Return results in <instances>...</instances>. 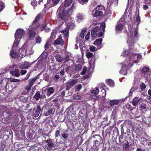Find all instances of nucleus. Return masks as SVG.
Masks as SVG:
<instances>
[{"instance_id": "f257e3e1", "label": "nucleus", "mask_w": 151, "mask_h": 151, "mask_svg": "<svg viewBox=\"0 0 151 151\" xmlns=\"http://www.w3.org/2000/svg\"><path fill=\"white\" fill-rule=\"evenodd\" d=\"M130 34L129 35V37L127 41V43L128 45L129 49V50H124L122 53L121 56L124 57L127 55V58L129 60V62L123 64L120 73L126 75L127 73V67H130L132 65H129L132 63H137L139 62L142 56L139 54L136 53L134 51V49H132L130 46H132L134 44V40L135 38L138 37V33L137 32V29L131 27H129Z\"/></svg>"}, {"instance_id": "f03ea898", "label": "nucleus", "mask_w": 151, "mask_h": 151, "mask_svg": "<svg viewBox=\"0 0 151 151\" xmlns=\"http://www.w3.org/2000/svg\"><path fill=\"white\" fill-rule=\"evenodd\" d=\"M40 15H38L33 22L32 26L29 27L28 32V40H32L34 39L36 35L35 31H37L39 30L42 31L45 28V25L44 24L40 25V24L37 25V24H36L40 19Z\"/></svg>"}, {"instance_id": "7ed1b4c3", "label": "nucleus", "mask_w": 151, "mask_h": 151, "mask_svg": "<svg viewBox=\"0 0 151 151\" xmlns=\"http://www.w3.org/2000/svg\"><path fill=\"white\" fill-rule=\"evenodd\" d=\"M105 24L103 23L100 24V27L96 26L91 31V34L92 37H102L105 31Z\"/></svg>"}, {"instance_id": "20e7f679", "label": "nucleus", "mask_w": 151, "mask_h": 151, "mask_svg": "<svg viewBox=\"0 0 151 151\" xmlns=\"http://www.w3.org/2000/svg\"><path fill=\"white\" fill-rule=\"evenodd\" d=\"M24 31L22 29H17L16 32L15 34V40L13 45L14 48L17 46L19 44L20 40L22 38Z\"/></svg>"}, {"instance_id": "39448f33", "label": "nucleus", "mask_w": 151, "mask_h": 151, "mask_svg": "<svg viewBox=\"0 0 151 151\" xmlns=\"http://www.w3.org/2000/svg\"><path fill=\"white\" fill-rule=\"evenodd\" d=\"M58 15L61 19L64 21H65L68 19L69 17L66 12V9L64 8H61L60 6L58 10Z\"/></svg>"}, {"instance_id": "423d86ee", "label": "nucleus", "mask_w": 151, "mask_h": 151, "mask_svg": "<svg viewBox=\"0 0 151 151\" xmlns=\"http://www.w3.org/2000/svg\"><path fill=\"white\" fill-rule=\"evenodd\" d=\"M104 8L102 5L98 6L92 12V14L93 17L102 16L104 11Z\"/></svg>"}, {"instance_id": "0eeeda50", "label": "nucleus", "mask_w": 151, "mask_h": 151, "mask_svg": "<svg viewBox=\"0 0 151 151\" xmlns=\"http://www.w3.org/2000/svg\"><path fill=\"white\" fill-rule=\"evenodd\" d=\"M125 23L124 19L121 18L119 19L116 25L115 29L117 31H121L124 27V25Z\"/></svg>"}, {"instance_id": "6e6552de", "label": "nucleus", "mask_w": 151, "mask_h": 151, "mask_svg": "<svg viewBox=\"0 0 151 151\" xmlns=\"http://www.w3.org/2000/svg\"><path fill=\"white\" fill-rule=\"evenodd\" d=\"M60 1V0H48L46 5L48 7L50 8L57 5Z\"/></svg>"}, {"instance_id": "1a4fd4ad", "label": "nucleus", "mask_w": 151, "mask_h": 151, "mask_svg": "<svg viewBox=\"0 0 151 151\" xmlns=\"http://www.w3.org/2000/svg\"><path fill=\"white\" fill-rule=\"evenodd\" d=\"M77 81V80L75 79L69 80L66 83V89L69 90L70 87L76 83Z\"/></svg>"}, {"instance_id": "9d476101", "label": "nucleus", "mask_w": 151, "mask_h": 151, "mask_svg": "<svg viewBox=\"0 0 151 151\" xmlns=\"http://www.w3.org/2000/svg\"><path fill=\"white\" fill-rule=\"evenodd\" d=\"M17 67V65H14L12 66H11L10 68H11V70L10 71V73L12 74V75L15 76H16L18 77L19 76V70H16L12 71V70H13L15 69Z\"/></svg>"}, {"instance_id": "9b49d317", "label": "nucleus", "mask_w": 151, "mask_h": 151, "mask_svg": "<svg viewBox=\"0 0 151 151\" xmlns=\"http://www.w3.org/2000/svg\"><path fill=\"white\" fill-rule=\"evenodd\" d=\"M73 0H65L64 3L61 5L60 7L62 8H64L67 9L68 6H70L72 3Z\"/></svg>"}, {"instance_id": "f8f14e48", "label": "nucleus", "mask_w": 151, "mask_h": 151, "mask_svg": "<svg viewBox=\"0 0 151 151\" xmlns=\"http://www.w3.org/2000/svg\"><path fill=\"white\" fill-rule=\"evenodd\" d=\"M84 15L81 13H80L76 15V19L77 22H80L84 20Z\"/></svg>"}, {"instance_id": "ddd939ff", "label": "nucleus", "mask_w": 151, "mask_h": 151, "mask_svg": "<svg viewBox=\"0 0 151 151\" xmlns=\"http://www.w3.org/2000/svg\"><path fill=\"white\" fill-rule=\"evenodd\" d=\"M30 66V64L28 62H24L21 63L19 65L20 68L27 69Z\"/></svg>"}, {"instance_id": "4468645a", "label": "nucleus", "mask_w": 151, "mask_h": 151, "mask_svg": "<svg viewBox=\"0 0 151 151\" xmlns=\"http://www.w3.org/2000/svg\"><path fill=\"white\" fill-rule=\"evenodd\" d=\"M45 90L46 92L47 91V96H49L54 92L55 89L53 87H50L47 88Z\"/></svg>"}, {"instance_id": "2eb2a0df", "label": "nucleus", "mask_w": 151, "mask_h": 151, "mask_svg": "<svg viewBox=\"0 0 151 151\" xmlns=\"http://www.w3.org/2000/svg\"><path fill=\"white\" fill-rule=\"evenodd\" d=\"M64 42L62 39L61 37L60 36L58 39L56 40L54 42L53 44L54 45H63Z\"/></svg>"}, {"instance_id": "dca6fc26", "label": "nucleus", "mask_w": 151, "mask_h": 151, "mask_svg": "<svg viewBox=\"0 0 151 151\" xmlns=\"http://www.w3.org/2000/svg\"><path fill=\"white\" fill-rule=\"evenodd\" d=\"M102 41V39L101 38H99L95 41L93 44L97 46V49H99L101 48V44Z\"/></svg>"}, {"instance_id": "f3484780", "label": "nucleus", "mask_w": 151, "mask_h": 151, "mask_svg": "<svg viewBox=\"0 0 151 151\" xmlns=\"http://www.w3.org/2000/svg\"><path fill=\"white\" fill-rule=\"evenodd\" d=\"M142 101V99L139 97H135L133 100L132 104L134 106H136L139 101Z\"/></svg>"}, {"instance_id": "a211bd4d", "label": "nucleus", "mask_w": 151, "mask_h": 151, "mask_svg": "<svg viewBox=\"0 0 151 151\" xmlns=\"http://www.w3.org/2000/svg\"><path fill=\"white\" fill-rule=\"evenodd\" d=\"M75 9V7L74 6V4H73L68 10H66V12L67 13V14H68V17H69V16L70 15H71L73 14V10Z\"/></svg>"}, {"instance_id": "6ab92c4d", "label": "nucleus", "mask_w": 151, "mask_h": 151, "mask_svg": "<svg viewBox=\"0 0 151 151\" xmlns=\"http://www.w3.org/2000/svg\"><path fill=\"white\" fill-rule=\"evenodd\" d=\"M26 54L27 55H29L32 54L34 52V51L32 50V48L27 47L25 50Z\"/></svg>"}, {"instance_id": "aec40b11", "label": "nucleus", "mask_w": 151, "mask_h": 151, "mask_svg": "<svg viewBox=\"0 0 151 151\" xmlns=\"http://www.w3.org/2000/svg\"><path fill=\"white\" fill-rule=\"evenodd\" d=\"M40 107L39 106H37V109L34 114V116L35 117H37L40 114Z\"/></svg>"}, {"instance_id": "412c9836", "label": "nucleus", "mask_w": 151, "mask_h": 151, "mask_svg": "<svg viewBox=\"0 0 151 151\" xmlns=\"http://www.w3.org/2000/svg\"><path fill=\"white\" fill-rule=\"evenodd\" d=\"M61 32L63 34L64 38H68V29H65L61 31Z\"/></svg>"}, {"instance_id": "4be33fe9", "label": "nucleus", "mask_w": 151, "mask_h": 151, "mask_svg": "<svg viewBox=\"0 0 151 151\" xmlns=\"http://www.w3.org/2000/svg\"><path fill=\"white\" fill-rule=\"evenodd\" d=\"M72 58L71 56V55L70 54H68L66 55L65 59V62H68L69 61H71L72 62Z\"/></svg>"}, {"instance_id": "5701e85b", "label": "nucleus", "mask_w": 151, "mask_h": 151, "mask_svg": "<svg viewBox=\"0 0 151 151\" xmlns=\"http://www.w3.org/2000/svg\"><path fill=\"white\" fill-rule=\"evenodd\" d=\"M89 65L90 66V68L91 70H92L94 67L95 61L94 60L92 59L91 61L89 62Z\"/></svg>"}, {"instance_id": "b1692460", "label": "nucleus", "mask_w": 151, "mask_h": 151, "mask_svg": "<svg viewBox=\"0 0 151 151\" xmlns=\"http://www.w3.org/2000/svg\"><path fill=\"white\" fill-rule=\"evenodd\" d=\"M139 108L142 110L147 111V105L146 104H142L139 106Z\"/></svg>"}, {"instance_id": "393cba45", "label": "nucleus", "mask_w": 151, "mask_h": 151, "mask_svg": "<svg viewBox=\"0 0 151 151\" xmlns=\"http://www.w3.org/2000/svg\"><path fill=\"white\" fill-rule=\"evenodd\" d=\"M36 77H34L30 79L29 81V85L32 86L34 82L36 79Z\"/></svg>"}, {"instance_id": "a878e982", "label": "nucleus", "mask_w": 151, "mask_h": 151, "mask_svg": "<svg viewBox=\"0 0 151 151\" xmlns=\"http://www.w3.org/2000/svg\"><path fill=\"white\" fill-rule=\"evenodd\" d=\"M99 93V89L98 88H95L91 91V93L93 95H97Z\"/></svg>"}, {"instance_id": "bb28decb", "label": "nucleus", "mask_w": 151, "mask_h": 151, "mask_svg": "<svg viewBox=\"0 0 151 151\" xmlns=\"http://www.w3.org/2000/svg\"><path fill=\"white\" fill-rule=\"evenodd\" d=\"M10 55L12 58H16L18 56L17 53L13 50H11Z\"/></svg>"}, {"instance_id": "cd10ccee", "label": "nucleus", "mask_w": 151, "mask_h": 151, "mask_svg": "<svg viewBox=\"0 0 151 151\" xmlns=\"http://www.w3.org/2000/svg\"><path fill=\"white\" fill-rule=\"evenodd\" d=\"M106 83L110 86H113L114 85V82L111 79H108L106 81Z\"/></svg>"}, {"instance_id": "c85d7f7f", "label": "nucleus", "mask_w": 151, "mask_h": 151, "mask_svg": "<svg viewBox=\"0 0 151 151\" xmlns=\"http://www.w3.org/2000/svg\"><path fill=\"white\" fill-rule=\"evenodd\" d=\"M119 103V101L117 100H113L110 101V105L111 106H114L116 105Z\"/></svg>"}, {"instance_id": "c756f323", "label": "nucleus", "mask_w": 151, "mask_h": 151, "mask_svg": "<svg viewBox=\"0 0 151 151\" xmlns=\"http://www.w3.org/2000/svg\"><path fill=\"white\" fill-rule=\"evenodd\" d=\"M53 109H49L47 111H46L44 113L45 115L46 116H48L52 114Z\"/></svg>"}, {"instance_id": "7c9ffc66", "label": "nucleus", "mask_w": 151, "mask_h": 151, "mask_svg": "<svg viewBox=\"0 0 151 151\" xmlns=\"http://www.w3.org/2000/svg\"><path fill=\"white\" fill-rule=\"evenodd\" d=\"M74 27V24L73 22H70L67 24V27L69 29H73Z\"/></svg>"}, {"instance_id": "2f4dec72", "label": "nucleus", "mask_w": 151, "mask_h": 151, "mask_svg": "<svg viewBox=\"0 0 151 151\" xmlns=\"http://www.w3.org/2000/svg\"><path fill=\"white\" fill-rule=\"evenodd\" d=\"M72 70V67L68 66L66 67L65 69V72L68 73H69Z\"/></svg>"}, {"instance_id": "473e14b6", "label": "nucleus", "mask_w": 151, "mask_h": 151, "mask_svg": "<svg viewBox=\"0 0 151 151\" xmlns=\"http://www.w3.org/2000/svg\"><path fill=\"white\" fill-rule=\"evenodd\" d=\"M55 59L57 61L60 62L62 61L63 58L60 55H57L55 56Z\"/></svg>"}, {"instance_id": "72a5a7b5", "label": "nucleus", "mask_w": 151, "mask_h": 151, "mask_svg": "<svg viewBox=\"0 0 151 151\" xmlns=\"http://www.w3.org/2000/svg\"><path fill=\"white\" fill-rule=\"evenodd\" d=\"M40 97V94L39 91H38L35 94L34 96V98L36 100H38L39 99Z\"/></svg>"}, {"instance_id": "f704fd0d", "label": "nucleus", "mask_w": 151, "mask_h": 151, "mask_svg": "<svg viewBox=\"0 0 151 151\" xmlns=\"http://www.w3.org/2000/svg\"><path fill=\"white\" fill-rule=\"evenodd\" d=\"M149 71V68L146 67H144L142 68V73H146Z\"/></svg>"}, {"instance_id": "c9c22d12", "label": "nucleus", "mask_w": 151, "mask_h": 151, "mask_svg": "<svg viewBox=\"0 0 151 151\" xmlns=\"http://www.w3.org/2000/svg\"><path fill=\"white\" fill-rule=\"evenodd\" d=\"M86 29V28L83 29L81 31L80 34V37L81 39H83L84 37V34Z\"/></svg>"}, {"instance_id": "e433bc0d", "label": "nucleus", "mask_w": 151, "mask_h": 151, "mask_svg": "<svg viewBox=\"0 0 151 151\" xmlns=\"http://www.w3.org/2000/svg\"><path fill=\"white\" fill-rule=\"evenodd\" d=\"M86 56L88 58H91L93 56V54L91 52H88L86 53Z\"/></svg>"}, {"instance_id": "4c0bfd02", "label": "nucleus", "mask_w": 151, "mask_h": 151, "mask_svg": "<svg viewBox=\"0 0 151 151\" xmlns=\"http://www.w3.org/2000/svg\"><path fill=\"white\" fill-rule=\"evenodd\" d=\"M41 39L40 37L39 36H37L35 38L36 43L38 44L40 43L41 42Z\"/></svg>"}, {"instance_id": "58836bf2", "label": "nucleus", "mask_w": 151, "mask_h": 151, "mask_svg": "<svg viewBox=\"0 0 151 151\" xmlns=\"http://www.w3.org/2000/svg\"><path fill=\"white\" fill-rule=\"evenodd\" d=\"M47 142L48 146L50 147H52L54 145L53 143L52 142L50 139L47 140Z\"/></svg>"}, {"instance_id": "ea45409f", "label": "nucleus", "mask_w": 151, "mask_h": 151, "mask_svg": "<svg viewBox=\"0 0 151 151\" xmlns=\"http://www.w3.org/2000/svg\"><path fill=\"white\" fill-rule=\"evenodd\" d=\"M141 90L144 91L146 88V85L143 83H142L139 86Z\"/></svg>"}, {"instance_id": "a19ab883", "label": "nucleus", "mask_w": 151, "mask_h": 151, "mask_svg": "<svg viewBox=\"0 0 151 151\" xmlns=\"http://www.w3.org/2000/svg\"><path fill=\"white\" fill-rule=\"evenodd\" d=\"M97 95H93L91 96V97L94 100L96 101L98 99L99 97L98 96H96Z\"/></svg>"}, {"instance_id": "79ce46f5", "label": "nucleus", "mask_w": 151, "mask_h": 151, "mask_svg": "<svg viewBox=\"0 0 151 151\" xmlns=\"http://www.w3.org/2000/svg\"><path fill=\"white\" fill-rule=\"evenodd\" d=\"M32 86L29 84L25 87V89L27 91V92H29L30 91L31 87Z\"/></svg>"}, {"instance_id": "37998d69", "label": "nucleus", "mask_w": 151, "mask_h": 151, "mask_svg": "<svg viewBox=\"0 0 151 151\" xmlns=\"http://www.w3.org/2000/svg\"><path fill=\"white\" fill-rule=\"evenodd\" d=\"M90 51L93 52L96 50V47L93 46L91 45L90 46L89 48Z\"/></svg>"}, {"instance_id": "c03bdc74", "label": "nucleus", "mask_w": 151, "mask_h": 151, "mask_svg": "<svg viewBox=\"0 0 151 151\" xmlns=\"http://www.w3.org/2000/svg\"><path fill=\"white\" fill-rule=\"evenodd\" d=\"M82 86L81 84H78L77 85L75 88L76 91H78L81 88Z\"/></svg>"}, {"instance_id": "a18cd8bd", "label": "nucleus", "mask_w": 151, "mask_h": 151, "mask_svg": "<svg viewBox=\"0 0 151 151\" xmlns=\"http://www.w3.org/2000/svg\"><path fill=\"white\" fill-rule=\"evenodd\" d=\"M31 4L34 8L35 6L37 5V2L35 0H32L31 2Z\"/></svg>"}, {"instance_id": "49530a36", "label": "nucleus", "mask_w": 151, "mask_h": 151, "mask_svg": "<svg viewBox=\"0 0 151 151\" xmlns=\"http://www.w3.org/2000/svg\"><path fill=\"white\" fill-rule=\"evenodd\" d=\"M60 131L58 130H57L55 132V137H58L60 135Z\"/></svg>"}, {"instance_id": "de8ad7c7", "label": "nucleus", "mask_w": 151, "mask_h": 151, "mask_svg": "<svg viewBox=\"0 0 151 151\" xmlns=\"http://www.w3.org/2000/svg\"><path fill=\"white\" fill-rule=\"evenodd\" d=\"M87 68V67H84L83 68V70L81 73V74L82 75H83L84 74H85V73H86V71Z\"/></svg>"}, {"instance_id": "09e8293b", "label": "nucleus", "mask_w": 151, "mask_h": 151, "mask_svg": "<svg viewBox=\"0 0 151 151\" xmlns=\"http://www.w3.org/2000/svg\"><path fill=\"white\" fill-rule=\"evenodd\" d=\"M81 66L80 65H76L75 67V69L77 70H80L81 68Z\"/></svg>"}, {"instance_id": "8fccbe9b", "label": "nucleus", "mask_w": 151, "mask_h": 151, "mask_svg": "<svg viewBox=\"0 0 151 151\" xmlns=\"http://www.w3.org/2000/svg\"><path fill=\"white\" fill-rule=\"evenodd\" d=\"M4 4L3 3H0V11H1L4 8Z\"/></svg>"}, {"instance_id": "3c124183", "label": "nucleus", "mask_w": 151, "mask_h": 151, "mask_svg": "<svg viewBox=\"0 0 151 151\" xmlns=\"http://www.w3.org/2000/svg\"><path fill=\"white\" fill-rule=\"evenodd\" d=\"M50 47V44L49 42H47L45 44V49H47Z\"/></svg>"}, {"instance_id": "603ef678", "label": "nucleus", "mask_w": 151, "mask_h": 151, "mask_svg": "<svg viewBox=\"0 0 151 151\" xmlns=\"http://www.w3.org/2000/svg\"><path fill=\"white\" fill-rule=\"evenodd\" d=\"M101 91L103 93L102 96L104 97L106 94V92L105 89L104 88L102 89Z\"/></svg>"}, {"instance_id": "864d4df0", "label": "nucleus", "mask_w": 151, "mask_h": 151, "mask_svg": "<svg viewBox=\"0 0 151 151\" xmlns=\"http://www.w3.org/2000/svg\"><path fill=\"white\" fill-rule=\"evenodd\" d=\"M24 51V50L23 48L20 49L19 50V53H20V54H22V57H23V56L24 55L23 53V52H22L23 51Z\"/></svg>"}, {"instance_id": "5fc2aeb1", "label": "nucleus", "mask_w": 151, "mask_h": 151, "mask_svg": "<svg viewBox=\"0 0 151 151\" xmlns=\"http://www.w3.org/2000/svg\"><path fill=\"white\" fill-rule=\"evenodd\" d=\"M62 136L65 139H66L68 137V135L65 133H63L62 134Z\"/></svg>"}, {"instance_id": "6e6d98bb", "label": "nucleus", "mask_w": 151, "mask_h": 151, "mask_svg": "<svg viewBox=\"0 0 151 151\" xmlns=\"http://www.w3.org/2000/svg\"><path fill=\"white\" fill-rule=\"evenodd\" d=\"M60 78V75L59 74H57L54 77V80L57 81Z\"/></svg>"}, {"instance_id": "4d7b16f0", "label": "nucleus", "mask_w": 151, "mask_h": 151, "mask_svg": "<svg viewBox=\"0 0 151 151\" xmlns=\"http://www.w3.org/2000/svg\"><path fill=\"white\" fill-rule=\"evenodd\" d=\"M19 81H20V80H17V79H14V78H11L10 79V81L11 82H18Z\"/></svg>"}, {"instance_id": "13d9d810", "label": "nucleus", "mask_w": 151, "mask_h": 151, "mask_svg": "<svg viewBox=\"0 0 151 151\" xmlns=\"http://www.w3.org/2000/svg\"><path fill=\"white\" fill-rule=\"evenodd\" d=\"M90 32H88L85 37V39L86 40H88L89 38Z\"/></svg>"}, {"instance_id": "bf43d9fd", "label": "nucleus", "mask_w": 151, "mask_h": 151, "mask_svg": "<svg viewBox=\"0 0 151 151\" xmlns=\"http://www.w3.org/2000/svg\"><path fill=\"white\" fill-rule=\"evenodd\" d=\"M124 147L125 149H127L129 147V144L128 142H127V143L124 144Z\"/></svg>"}, {"instance_id": "052dcab7", "label": "nucleus", "mask_w": 151, "mask_h": 151, "mask_svg": "<svg viewBox=\"0 0 151 151\" xmlns=\"http://www.w3.org/2000/svg\"><path fill=\"white\" fill-rule=\"evenodd\" d=\"M88 0H79V1L81 4H83L84 3L87 2Z\"/></svg>"}, {"instance_id": "680f3d73", "label": "nucleus", "mask_w": 151, "mask_h": 151, "mask_svg": "<svg viewBox=\"0 0 151 151\" xmlns=\"http://www.w3.org/2000/svg\"><path fill=\"white\" fill-rule=\"evenodd\" d=\"M136 21L138 23L140 21V19L139 16L138 15H137L136 17Z\"/></svg>"}, {"instance_id": "e2e57ef3", "label": "nucleus", "mask_w": 151, "mask_h": 151, "mask_svg": "<svg viewBox=\"0 0 151 151\" xmlns=\"http://www.w3.org/2000/svg\"><path fill=\"white\" fill-rule=\"evenodd\" d=\"M74 98L78 100H80L81 99V96L79 95H77L75 96Z\"/></svg>"}, {"instance_id": "0e129e2a", "label": "nucleus", "mask_w": 151, "mask_h": 151, "mask_svg": "<svg viewBox=\"0 0 151 151\" xmlns=\"http://www.w3.org/2000/svg\"><path fill=\"white\" fill-rule=\"evenodd\" d=\"M94 141L95 142V145L96 146H98L99 145L100 143L98 141L94 140Z\"/></svg>"}, {"instance_id": "69168bd1", "label": "nucleus", "mask_w": 151, "mask_h": 151, "mask_svg": "<svg viewBox=\"0 0 151 151\" xmlns=\"http://www.w3.org/2000/svg\"><path fill=\"white\" fill-rule=\"evenodd\" d=\"M27 72V71L24 70H22L21 71V73L22 75H23L25 74Z\"/></svg>"}, {"instance_id": "338daca9", "label": "nucleus", "mask_w": 151, "mask_h": 151, "mask_svg": "<svg viewBox=\"0 0 151 151\" xmlns=\"http://www.w3.org/2000/svg\"><path fill=\"white\" fill-rule=\"evenodd\" d=\"M64 69H63L60 72V74L61 75H63L64 74Z\"/></svg>"}, {"instance_id": "774afa93", "label": "nucleus", "mask_w": 151, "mask_h": 151, "mask_svg": "<svg viewBox=\"0 0 151 151\" xmlns=\"http://www.w3.org/2000/svg\"><path fill=\"white\" fill-rule=\"evenodd\" d=\"M51 37L53 39L55 38V34L54 32H52L51 35Z\"/></svg>"}]
</instances>
